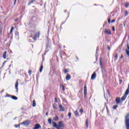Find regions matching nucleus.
<instances>
[{
    "instance_id": "obj_1",
    "label": "nucleus",
    "mask_w": 129,
    "mask_h": 129,
    "mask_svg": "<svg viewBox=\"0 0 129 129\" xmlns=\"http://www.w3.org/2000/svg\"><path fill=\"white\" fill-rule=\"evenodd\" d=\"M53 127H55L56 129H63L64 123L62 121L58 122V124H57L56 122H52Z\"/></svg>"
},
{
    "instance_id": "obj_2",
    "label": "nucleus",
    "mask_w": 129,
    "mask_h": 129,
    "mask_svg": "<svg viewBox=\"0 0 129 129\" xmlns=\"http://www.w3.org/2000/svg\"><path fill=\"white\" fill-rule=\"evenodd\" d=\"M125 124L126 129H129V113L125 116Z\"/></svg>"
},
{
    "instance_id": "obj_3",
    "label": "nucleus",
    "mask_w": 129,
    "mask_h": 129,
    "mask_svg": "<svg viewBox=\"0 0 129 129\" xmlns=\"http://www.w3.org/2000/svg\"><path fill=\"white\" fill-rule=\"evenodd\" d=\"M31 37L34 41H36L37 38H39V37H40V32L36 33L35 35H34L33 37V36H31Z\"/></svg>"
},
{
    "instance_id": "obj_4",
    "label": "nucleus",
    "mask_w": 129,
    "mask_h": 129,
    "mask_svg": "<svg viewBox=\"0 0 129 129\" xmlns=\"http://www.w3.org/2000/svg\"><path fill=\"white\" fill-rule=\"evenodd\" d=\"M30 120H25L23 122H22V123H20V124H24V125H29L30 124Z\"/></svg>"
},
{
    "instance_id": "obj_5",
    "label": "nucleus",
    "mask_w": 129,
    "mask_h": 129,
    "mask_svg": "<svg viewBox=\"0 0 129 129\" xmlns=\"http://www.w3.org/2000/svg\"><path fill=\"white\" fill-rule=\"evenodd\" d=\"M96 78V73L94 72L91 76V80H94V79H95Z\"/></svg>"
},
{
    "instance_id": "obj_6",
    "label": "nucleus",
    "mask_w": 129,
    "mask_h": 129,
    "mask_svg": "<svg viewBox=\"0 0 129 129\" xmlns=\"http://www.w3.org/2000/svg\"><path fill=\"white\" fill-rule=\"evenodd\" d=\"M41 125L39 123H37L35 125L34 127H33V129H39L41 128Z\"/></svg>"
},
{
    "instance_id": "obj_7",
    "label": "nucleus",
    "mask_w": 129,
    "mask_h": 129,
    "mask_svg": "<svg viewBox=\"0 0 129 129\" xmlns=\"http://www.w3.org/2000/svg\"><path fill=\"white\" fill-rule=\"evenodd\" d=\"M104 32L105 34H108V35H111V32L109 30H107V29H105Z\"/></svg>"
},
{
    "instance_id": "obj_8",
    "label": "nucleus",
    "mask_w": 129,
    "mask_h": 129,
    "mask_svg": "<svg viewBox=\"0 0 129 129\" xmlns=\"http://www.w3.org/2000/svg\"><path fill=\"white\" fill-rule=\"evenodd\" d=\"M115 102L116 104H118L119 102H121V101H120V97L116 98Z\"/></svg>"
},
{
    "instance_id": "obj_9",
    "label": "nucleus",
    "mask_w": 129,
    "mask_h": 129,
    "mask_svg": "<svg viewBox=\"0 0 129 129\" xmlns=\"http://www.w3.org/2000/svg\"><path fill=\"white\" fill-rule=\"evenodd\" d=\"M19 86V81H16V85H15V88L17 90V92H18V90L19 89V88H18V87Z\"/></svg>"
},
{
    "instance_id": "obj_10",
    "label": "nucleus",
    "mask_w": 129,
    "mask_h": 129,
    "mask_svg": "<svg viewBox=\"0 0 129 129\" xmlns=\"http://www.w3.org/2000/svg\"><path fill=\"white\" fill-rule=\"evenodd\" d=\"M126 98V96L125 95H124L121 98V102H122V101H124L125 100V99Z\"/></svg>"
},
{
    "instance_id": "obj_11",
    "label": "nucleus",
    "mask_w": 129,
    "mask_h": 129,
    "mask_svg": "<svg viewBox=\"0 0 129 129\" xmlns=\"http://www.w3.org/2000/svg\"><path fill=\"white\" fill-rule=\"evenodd\" d=\"M71 79V76L69 74H68L66 78V80H70Z\"/></svg>"
},
{
    "instance_id": "obj_12",
    "label": "nucleus",
    "mask_w": 129,
    "mask_h": 129,
    "mask_svg": "<svg viewBox=\"0 0 129 129\" xmlns=\"http://www.w3.org/2000/svg\"><path fill=\"white\" fill-rule=\"evenodd\" d=\"M59 107L61 111H65V109H64V107H63V106H62V105H60L59 106Z\"/></svg>"
},
{
    "instance_id": "obj_13",
    "label": "nucleus",
    "mask_w": 129,
    "mask_h": 129,
    "mask_svg": "<svg viewBox=\"0 0 129 129\" xmlns=\"http://www.w3.org/2000/svg\"><path fill=\"white\" fill-rule=\"evenodd\" d=\"M118 57V55H117V54L115 53L114 55V61H116L117 60Z\"/></svg>"
},
{
    "instance_id": "obj_14",
    "label": "nucleus",
    "mask_w": 129,
    "mask_h": 129,
    "mask_svg": "<svg viewBox=\"0 0 129 129\" xmlns=\"http://www.w3.org/2000/svg\"><path fill=\"white\" fill-rule=\"evenodd\" d=\"M3 58L6 59L7 58V51H5L3 53Z\"/></svg>"
},
{
    "instance_id": "obj_15",
    "label": "nucleus",
    "mask_w": 129,
    "mask_h": 129,
    "mask_svg": "<svg viewBox=\"0 0 129 129\" xmlns=\"http://www.w3.org/2000/svg\"><path fill=\"white\" fill-rule=\"evenodd\" d=\"M75 115H76V116H78V115H79V113L78 112V110H76L74 112Z\"/></svg>"
},
{
    "instance_id": "obj_16",
    "label": "nucleus",
    "mask_w": 129,
    "mask_h": 129,
    "mask_svg": "<svg viewBox=\"0 0 129 129\" xmlns=\"http://www.w3.org/2000/svg\"><path fill=\"white\" fill-rule=\"evenodd\" d=\"M128 93H129V89H127L125 92L124 95L126 96L128 95Z\"/></svg>"
},
{
    "instance_id": "obj_17",
    "label": "nucleus",
    "mask_w": 129,
    "mask_h": 129,
    "mask_svg": "<svg viewBox=\"0 0 129 129\" xmlns=\"http://www.w3.org/2000/svg\"><path fill=\"white\" fill-rule=\"evenodd\" d=\"M32 106L33 107H35V106H36V101L35 100H34L32 102Z\"/></svg>"
},
{
    "instance_id": "obj_18",
    "label": "nucleus",
    "mask_w": 129,
    "mask_h": 129,
    "mask_svg": "<svg viewBox=\"0 0 129 129\" xmlns=\"http://www.w3.org/2000/svg\"><path fill=\"white\" fill-rule=\"evenodd\" d=\"M86 128H87L88 127V118H87L86 120Z\"/></svg>"
},
{
    "instance_id": "obj_19",
    "label": "nucleus",
    "mask_w": 129,
    "mask_h": 129,
    "mask_svg": "<svg viewBox=\"0 0 129 129\" xmlns=\"http://www.w3.org/2000/svg\"><path fill=\"white\" fill-rule=\"evenodd\" d=\"M53 119L55 121H57V120H58V116L55 115V116L54 117Z\"/></svg>"
},
{
    "instance_id": "obj_20",
    "label": "nucleus",
    "mask_w": 129,
    "mask_h": 129,
    "mask_svg": "<svg viewBox=\"0 0 129 129\" xmlns=\"http://www.w3.org/2000/svg\"><path fill=\"white\" fill-rule=\"evenodd\" d=\"M12 99H14V100H17L18 99V97H17L15 96H12Z\"/></svg>"
},
{
    "instance_id": "obj_21",
    "label": "nucleus",
    "mask_w": 129,
    "mask_h": 129,
    "mask_svg": "<svg viewBox=\"0 0 129 129\" xmlns=\"http://www.w3.org/2000/svg\"><path fill=\"white\" fill-rule=\"evenodd\" d=\"M48 123H49V124H51V123H52V119L49 118L48 119Z\"/></svg>"
},
{
    "instance_id": "obj_22",
    "label": "nucleus",
    "mask_w": 129,
    "mask_h": 129,
    "mask_svg": "<svg viewBox=\"0 0 129 129\" xmlns=\"http://www.w3.org/2000/svg\"><path fill=\"white\" fill-rule=\"evenodd\" d=\"M42 71H43V64H41L40 66L39 71L41 73V72H42Z\"/></svg>"
},
{
    "instance_id": "obj_23",
    "label": "nucleus",
    "mask_w": 129,
    "mask_h": 129,
    "mask_svg": "<svg viewBox=\"0 0 129 129\" xmlns=\"http://www.w3.org/2000/svg\"><path fill=\"white\" fill-rule=\"evenodd\" d=\"M124 6H125V8H127L129 6V3H125L124 4Z\"/></svg>"
},
{
    "instance_id": "obj_24",
    "label": "nucleus",
    "mask_w": 129,
    "mask_h": 129,
    "mask_svg": "<svg viewBox=\"0 0 129 129\" xmlns=\"http://www.w3.org/2000/svg\"><path fill=\"white\" fill-rule=\"evenodd\" d=\"M14 27H12L11 28V30H10V34H12L13 31H14Z\"/></svg>"
},
{
    "instance_id": "obj_25",
    "label": "nucleus",
    "mask_w": 129,
    "mask_h": 129,
    "mask_svg": "<svg viewBox=\"0 0 129 129\" xmlns=\"http://www.w3.org/2000/svg\"><path fill=\"white\" fill-rule=\"evenodd\" d=\"M87 94V90H84V95L85 97L86 96V95Z\"/></svg>"
},
{
    "instance_id": "obj_26",
    "label": "nucleus",
    "mask_w": 129,
    "mask_h": 129,
    "mask_svg": "<svg viewBox=\"0 0 129 129\" xmlns=\"http://www.w3.org/2000/svg\"><path fill=\"white\" fill-rule=\"evenodd\" d=\"M35 1L36 0H32L29 3L28 5H31V4H33V3H34L35 2Z\"/></svg>"
},
{
    "instance_id": "obj_27",
    "label": "nucleus",
    "mask_w": 129,
    "mask_h": 129,
    "mask_svg": "<svg viewBox=\"0 0 129 129\" xmlns=\"http://www.w3.org/2000/svg\"><path fill=\"white\" fill-rule=\"evenodd\" d=\"M118 106H117V105H114V106H113V107H112V108H113V109H116V108H117V107H118Z\"/></svg>"
},
{
    "instance_id": "obj_28",
    "label": "nucleus",
    "mask_w": 129,
    "mask_h": 129,
    "mask_svg": "<svg viewBox=\"0 0 129 129\" xmlns=\"http://www.w3.org/2000/svg\"><path fill=\"white\" fill-rule=\"evenodd\" d=\"M71 115H72L71 112H69L68 114V116H69L70 118H71Z\"/></svg>"
},
{
    "instance_id": "obj_29",
    "label": "nucleus",
    "mask_w": 129,
    "mask_h": 129,
    "mask_svg": "<svg viewBox=\"0 0 129 129\" xmlns=\"http://www.w3.org/2000/svg\"><path fill=\"white\" fill-rule=\"evenodd\" d=\"M28 73H29V75H31L32 74V70H29Z\"/></svg>"
},
{
    "instance_id": "obj_30",
    "label": "nucleus",
    "mask_w": 129,
    "mask_h": 129,
    "mask_svg": "<svg viewBox=\"0 0 129 129\" xmlns=\"http://www.w3.org/2000/svg\"><path fill=\"white\" fill-rule=\"evenodd\" d=\"M10 96H11V95L8 94V93H7L5 97H10Z\"/></svg>"
},
{
    "instance_id": "obj_31",
    "label": "nucleus",
    "mask_w": 129,
    "mask_h": 129,
    "mask_svg": "<svg viewBox=\"0 0 129 129\" xmlns=\"http://www.w3.org/2000/svg\"><path fill=\"white\" fill-rule=\"evenodd\" d=\"M84 90H87V87H86V85L84 86Z\"/></svg>"
},
{
    "instance_id": "obj_32",
    "label": "nucleus",
    "mask_w": 129,
    "mask_h": 129,
    "mask_svg": "<svg viewBox=\"0 0 129 129\" xmlns=\"http://www.w3.org/2000/svg\"><path fill=\"white\" fill-rule=\"evenodd\" d=\"M126 53L127 56H129V51L127 50H126Z\"/></svg>"
},
{
    "instance_id": "obj_33",
    "label": "nucleus",
    "mask_w": 129,
    "mask_h": 129,
    "mask_svg": "<svg viewBox=\"0 0 129 129\" xmlns=\"http://www.w3.org/2000/svg\"><path fill=\"white\" fill-rule=\"evenodd\" d=\"M80 112L81 113H82L83 112V109L82 108V109H80Z\"/></svg>"
},
{
    "instance_id": "obj_34",
    "label": "nucleus",
    "mask_w": 129,
    "mask_h": 129,
    "mask_svg": "<svg viewBox=\"0 0 129 129\" xmlns=\"http://www.w3.org/2000/svg\"><path fill=\"white\" fill-rule=\"evenodd\" d=\"M128 15V12L127 11L125 12V16H127Z\"/></svg>"
},
{
    "instance_id": "obj_35",
    "label": "nucleus",
    "mask_w": 129,
    "mask_h": 129,
    "mask_svg": "<svg viewBox=\"0 0 129 129\" xmlns=\"http://www.w3.org/2000/svg\"><path fill=\"white\" fill-rule=\"evenodd\" d=\"M52 106L54 109H56V106L55 105H53Z\"/></svg>"
},
{
    "instance_id": "obj_36",
    "label": "nucleus",
    "mask_w": 129,
    "mask_h": 129,
    "mask_svg": "<svg viewBox=\"0 0 129 129\" xmlns=\"http://www.w3.org/2000/svg\"><path fill=\"white\" fill-rule=\"evenodd\" d=\"M54 101L55 102H58V100L57 99V98H55Z\"/></svg>"
},
{
    "instance_id": "obj_37",
    "label": "nucleus",
    "mask_w": 129,
    "mask_h": 129,
    "mask_svg": "<svg viewBox=\"0 0 129 129\" xmlns=\"http://www.w3.org/2000/svg\"><path fill=\"white\" fill-rule=\"evenodd\" d=\"M108 24H110V19H109L108 20Z\"/></svg>"
},
{
    "instance_id": "obj_38",
    "label": "nucleus",
    "mask_w": 129,
    "mask_h": 129,
    "mask_svg": "<svg viewBox=\"0 0 129 129\" xmlns=\"http://www.w3.org/2000/svg\"><path fill=\"white\" fill-rule=\"evenodd\" d=\"M18 126H20V125H18V124H15V127H18Z\"/></svg>"
},
{
    "instance_id": "obj_39",
    "label": "nucleus",
    "mask_w": 129,
    "mask_h": 129,
    "mask_svg": "<svg viewBox=\"0 0 129 129\" xmlns=\"http://www.w3.org/2000/svg\"><path fill=\"white\" fill-rule=\"evenodd\" d=\"M64 73H67V72H68V71H67V70H64Z\"/></svg>"
},
{
    "instance_id": "obj_40",
    "label": "nucleus",
    "mask_w": 129,
    "mask_h": 129,
    "mask_svg": "<svg viewBox=\"0 0 129 129\" xmlns=\"http://www.w3.org/2000/svg\"><path fill=\"white\" fill-rule=\"evenodd\" d=\"M114 22H115V20H112L111 22V23H114Z\"/></svg>"
},
{
    "instance_id": "obj_41",
    "label": "nucleus",
    "mask_w": 129,
    "mask_h": 129,
    "mask_svg": "<svg viewBox=\"0 0 129 129\" xmlns=\"http://www.w3.org/2000/svg\"><path fill=\"white\" fill-rule=\"evenodd\" d=\"M123 57V56L122 55V54H121L120 57V59H122Z\"/></svg>"
},
{
    "instance_id": "obj_42",
    "label": "nucleus",
    "mask_w": 129,
    "mask_h": 129,
    "mask_svg": "<svg viewBox=\"0 0 129 129\" xmlns=\"http://www.w3.org/2000/svg\"><path fill=\"white\" fill-rule=\"evenodd\" d=\"M112 31H113V32H114V31H115V29H114V27H112Z\"/></svg>"
},
{
    "instance_id": "obj_43",
    "label": "nucleus",
    "mask_w": 129,
    "mask_h": 129,
    "mask_svg": "<svg viewBox=\"0 0 129 129\" xmlns=\"http://www.w3.org/2000/svg\"><path fill=\"white\" fill-rule=\"evenodd\" d=\"M62 86V90L63 91H64V90H65V88H64L63 86Z\"/></svg>"
},
{
    "instance_id": "obj_44",
    "label": "nucleus",
    "mask_w": 129,
    "mask_h": 129,
    "mask_svg": "<svg viewBox=\"0 0 129 129\" xmlns=\"http://www.w3.org/2000/svg\"><path fill=\"white\" fill-rule=\"evenodd\" d=\"M48 113H49L48 112H46L45 115H48Z\"/></svg>"
},
{
    "instance_id": "obj_45",
    "label": "nucleus",
    "mask_w": 129,
    "mask_h": 129,
    "mask_svg": "<svg viewBox=\"0 0 129 129\" xmlns=\"http://www.w3.org/2000/svg\"><path fill=\"white\" fill-rule=\"evenodd\" d=\"M15 22H18V19H17V18L15 19Z\"/></svg>"
},
{
    "instance_id": "obj_46",
    "label": "nucleus",
    "mask_w": 129,
    "mask_h": 129,
    "mask_svg": "<svg viewBox=\"0 0 129 129\" xmlns=\"http://www.w3.org/2000/svg\"><path fill=\"white\" fill-rule=\"evenodd\" d=\"M76 59L79 60V58L77 56H76Z\"/></svg>"
},
{
    "instance_id": "obj_47",
    "label": "nucleus",
    "mask_w": 129,
    "mask_h": 129,
    "mask_svg": "<svg viewBox=\"0 0 129 129\" xmlns=\"http://www.w3.org/2000/svg\"><path fill=\"white\" fill-rule=\"evenodd\" d=\"M16 2H17V0H15L14 4H16Z\"/></svg>"
},
{
    "instance_id": "obj_48",
    "label": "nucleus",
    "mask_w": 129,
    "mask_h": 129,
    "mask_svg": "<svg viewBox=\"0 0 129 129\" xmlns=\"http://www.w3.org/2000/svg\"><path fill=\"white\" fill-rule=\"evenodd\" d=\"M14 119H16V118H14Z\"/></svg>"
}]
</instances>
